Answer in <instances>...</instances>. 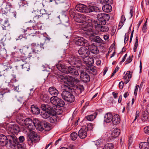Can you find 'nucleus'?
<instances>
[{"mask_svg": "<svg viewBox=\"0 0 149 149\" xmlns=\"http://www.w3.org/2000/svg\"><path fill=\"white\" fill-rule=\"evenodd\" d=\"M39 138V137L36 133L34 131H32L29 136L28 139V143L29 144H30L33 142L35 143Z\"/></svg>", "mask_w": 149, "mask_h": 149, "instance_id": "obj_13", "label": "nucleus"}, {"mask_svg": "<svg viewBox=\"0 0 149 149\" xmlns=\"http://www.w3.org/2000/svg\"><path fill=\"white\" fill-rule=\"evenodd\" d=\"M59 18L60 19V21L62 22L64 25L66 26L69 25V23L68 22L69 21V18L68 16L66 15L61 14L59 15Z\"/></svg>", "mask_w": 149, "mask_h": 149, "instance_id": "obj_24", "label": "nucleus"}, {"mask_svg": "<svg viewBox=\"0 0 149 149\" xmlns=\"http://www.w3.org/2000/svg\"><path fill=\"white\" fill-rule=\"evenodd\" d=\"M138 40L139 38L138 36L136 35L135 42L134 47V51L135 52H136V49L138 47Z\"/></svg>", "mask_w": 149, "mask_h": 149, "instance_id": "obj_49", "label": "nucleus"}, {"mask_svg": "<svg viewBox=\"0 0 149 149\" xmlns=\"http://www.w3.org/2000/svg\"><path fill=\"white\" fill-rule=\"evenodd\" d=\"M42 26V24L40 23H38L35 26H33V27L36 30L40 29H41Z\"/></svg>", "mask_w": 149, "mask_h": 149, "instance_id": "obj_51", "label": "nucleus"}, {"mask_svg": "<svg viewBox=\"0 0 149 149\" xmlns=\"http://www.w3.org/2000/svg\"><path fill=\"white\" fill-rule=\"evenodd\" d=\"M97 115V112H94L93 114L85 116V118L88 120L92 121L96 117Z\"/></svg>", "mask_w": 149, "mask_h": 149, "instance_id": "obj_40", "label": "nucleus"}, {"mask_svg": "<svg viewBox=\"0 0 149 149\" xmlns=\"http://www.w3.org/2000/svg\"><path fill=\"white\" fill-rule=\"evenodd\" d=\"M95 27L96 30L100 31L106 32L108 31L109 28L105 25V24H97L95 25Z\"/></svg>", "mask_w": 149, "mask_h": 149, "instance_id": "obj_23", "label": "nucleus"}, {"mask_svg": "<svg viewBox=\"0 0 149 149\" xmlns=\"http://www.w3.org/2000/svg\"><path fill=\"white\" fill-rule=\"evenodd\" d=\"M56 109H52L49 111L47 110L45 111H43L42 112L41 114L42 117L44 118H49L51 115V114L56 115L57 113L56 111Z\"/></svg>", "mask_w": 149, "mask_h": 149, "instance_id": "obj_15", "label": "nucleus"}, {"mask_svg": "<svg viewBox=\"0 0 149 149\" xmlns=\"http://www.w3.org/2000/svg\"><path fill=\"white\" fill-rule=\"evenodd\" d=\"M8 134L6 136L3 134L0 135V145L3 146H6L8 144Z\"/></svg>", "mask_w": 149, "mask_h": 149, "instance_id": "obj_20", "label": "nucleus"}, {"mask_svg": "<svg viewBox=\"0 0 149 149\" xmlns=\"http://www.w3.org/2000/svg\"><path fill=\"white\" fill-rule=\"evenodd\" d=\"M61 95L62 98L67 102L72 103L75 100V96L70 92L64 91L61 93Z\"/></svg>", "mask_w": 149, "mask_h": 149, "instance_id": "obj_6", "label": "nucleus"}, {"mask_svg": "<svg viewBox=\"0 0 149 149\" xmlns=\"http://www.w3.org/2000/svg\"><path fill=\"white\" fill-rule=\"evenodd\" d=\"M86 70L88 73H91L93 75H96L97 74L96 67L93 66H88Z\"/></svg>", "mask_w": 149, "mask_h": 149, "instance_id": "obj_32", "label": "nucleus"}, {"mask_svg": "<svg viewBox=\"0 0 149 149\" xmlns=\"http://www.w3.org/2000/svg\"><path fill=\"white\" fill-rule=\"evenodd\" d=\"M40 17H42L45 19H49V15L47 13H42L41 15H36L34 17V18L38 19Z\"/></svg>", "mask_w": 149, "mask_h": 149, "instance_id": "obj_46", "label": "nucleus"}, {"mask_svg": "<svg viewBox=\"0 0 149 149\" xmlns=\"http://www.w3.org/2000/svg\"><path fill=\"white\" fill-rule=\"evenodd\" d=\"M49 93L53 96L56 97L58 94V91L54 86L50 87L48 89Z\"/></svg>", "mask_w": 149, "mask_h": 149, "instance_id": "obj_29", "label": "nucleus"}, {"mask_svg": "<svg viewBox=\"0 0 149 149\" xmlns=\"http://www.w3.org/2000/svg\"><path fill=\"white\" fill-rule=\"evenodd\" d=\"M28 28H27V29H22V31L24 33L25 35L28 34L30 35V34H31L32 33L29 32V30H28Z\"/></svg>", "mask_w": 149, "mask_h": 149, "instance_id": "obj_58", "label": "nucleus"}, {"mask_svg": "<svg viewBox=\"0 0 149 149\" xmlns=\"http://www.w3.org/2000/svg\"><path fill=\"white\" fill-rule=\"evenodd\" d=\"M24 137L23 136H20L18 139V141H19L20 143H22L24 140Z\"/></svg>", "mask_w": 149, "mask_h": 149, "instance_id": "obj_64", "label": "nucleus"}, {"mask_svg": "<svg viewBox=\"0 0 149 149\" xmlns=\"http://www.w3.org/2000/svg\"><path fill=\"white\" fill-rule=\"evenodd\" d=\"M74 18V20L78 23H83L86 21L90 17L84 15L77 13Z\"/></svg>", "mask_w": 149, "mask_h": 149, "instance_id": "obj_14", "label": "nucleus"}, {"mask_svg": "<svg viewBox=\"0 0 149 149\" xmlns=\"http://www.w3.org/2000/svg\"><path fill=\"white\" fill-rule=\"evenodd\" d=\"M23 123L25 127L29 130H34L36 127L37 122L33 121L32 119L29 118L25 119L24 120Z\"/></svg>", "mask_w": 149, "mask_h": 149, "instance_id": "obj_8", "label": "nucleus"}, {"mask_svg": "<svg viewBox=\"0 0 149 149\" xmlns=\"http://www.w3.org/2000/svg\"><path fill=\"white\" fill-rule=\"evenodd\" d=\"M129 33H126L125 34V38H124V43L126 44L129 40Z\"/></svg>", "mask_w": 149, "mask_h": 149, "instance_id": "obj_56", "label": "nucleus"}, {"mask_svg": "<svg viewBox=\"0 0 149 149\" xmlns=\"http://www.w3.org/2000/svg\"><path fill=\"white\" fill-rule=\"evenodd\" d=\"M66 61L68 63L71 65L72 66L74 67L80 68L81 66V60L77 58L73 57L69 58Z\"/></svg>", "mask_w": 149, "mask_h": 149, "instance_id": "obj_9", "label": "nucleus"}, {"mask_svg": "<svg viewBox=\"0 0 149 149\" xmlns=\"http://www.w3.org/2000/svg\"><path fill=\"white\" fill-rule=\"evenodd\" d=\"M71 74L76 77L78 76L79 75V73L78 70L75 69Z\"/></svg>", "mask_w": 149, "mask_h": 149, "instance_id": "obj_57", "label": "nucleus"}, {"mask_svg": "<svg viewBox=\"0 0 149 149\" xmlns=\"http://www.w3.org/2000/svg\"><path fill=\"white\" fill-rule=\"evenodd\" d=\"M71 138L73 141L75 140L77 138L78 136L77 134L75 132H73L70 134Z\"/></svg>", "mask_w": 149, "mask_h": 149, "instance_id": "obj_50", "label": "nucleus"}, {"mask_svg": "<svg viewBox=\"0 0 149 149\" xmlns=\"http://www.w3.org/2000/svg\"><path fill=\"white\" fill-rule=\"evenodd\" d=\"M56 114L57 113L56 115L51 114V116L49 117V118L51 123H54L57 120V118L56 116Z\"/></svg>", "mask_w": 149, "mask_h": 149, "instance_id": "obj_45", "label": "nucleus"}, {"mask_svg": "<svg viewBox=\"0 0 149 149\" xmlns=\"http://www.w3.org/2000/svg\"><path fill=\"white\" fill-rule=\"evenodd\" d=\"M73 66H66L63 65L61 64H58L56 65V68L57 69L61 72L67 74H71L75 69Z\"/></svg>", "mask_w": 149, "mask_h": 149, "instance_id": "obj_7", "label": "nucleus"}, {"mask_svg": "<svg viewBox=\"0 0 149 149\" xmlns=\"http://www.w3.org/2000/svg\"><path fill=\"white\" fill-rule=\"evenodd\" d=\"M22 69L24 71H29L30 70V65L29 63H25L24 64L21 63Z\"/></svg>", "mask_w": 149, "mask_h": 149, "instance_id": "obj_43", "label": "nucleus"}, {"mask_svg": "<svg viewBox=\"0 0 149 149\" xmlns=\"http://www.w3.org/2000/svg\"><path fill=\"white\" fill-rule=\"evenodd\" d=\"M41 100L44 102L48 103L50 101L49 97L46 94H43L40 96Z\"/></svg>", "mask_w": 149, "mask_h": 149, "instance_id": "obj_42", "label": "nucleus"}, {"mask_svg": "<svg viewBox=\"0 0 149 149\" xmlns=\"http://www.w3.org/2000/svg\"><path fill=\"white\" fill-rule=\"evenodd\" d=\"M120 120L119 115L118 114H116L113 117L112 121L114 125H117L120 123Z\"/></svg>", "mask_w": 149, "mask_h": 149, "instance_id": "obj_34", "label": "nucleus"}, {"mask_svg": "<svg viewBox=\"0 0 149 149\" xmlns=\"http://www.w3.org/2000/svg\"><path fill=\"white\" fill-rule=\"evenodd\" d=\"M7 126H8V130L10 133L17 134L20 131L19 127L17 124L10 125Z\"/></svg>", "mask_w": 149, "mask_h": 149, "instance_id": "obj_18", "label": "nucleus"}, {"mask_svg": "<svg viewBox=\"0 0 149 149\" xmlns=\"http://www.w3.org/2000/svg\"><path fill=\"white\" fill-rule=\"evenodd\" d=\"M66 80L67 82V84L69 86L73 87L75 82L78 83L79 80L77 78L75 79L71 76H69L66 78Z\"/></svg>", "mask_w": 149, "mask_h": 149, "instance_id": "obj_21", "label": "nucleus"}, {"mask_svg": "<svg viewBox=\"0 0 149 149\" xmlns=\"http://www.w3.org/2000/svg\"><path fill=\"white\" fill-rule=\"evenodd\" d=\"M87 130L84 128H81L78 132V135L81 139H84L87 136Z\"/></svg>", "mask_w": 149, "mask_h": 149, "instance_id": "obj_26", "label": "nucleus"}, {"mask_svg": "<svg viewBox=\"0 0 149 149\" xmlns=\"http://www.w3.org/2000/svg\"><path fill=\"white\" fill-rule=\"evenodd\" d=\"M86 47H81L79 50L78 52L80 56L83 58L88 56L90 51Z\"/></svg>", "mask_w": 149, "mask_h": 149, "instance_id": "obj_12", "label": "nucleus"}, {"mask_svg": "<svg viewBox=\"0 0 149 149\" xmlns=\"http://www.w3.org/2000/svg\"><path fill=\"white\" fill-rule=\"evenodd\" d=\"M114 147L113 144L112 143H108L104 146L103 149H113Z\"/></svg>", "mask_w": 149, "mask_h": 149, "instance_id": "obj_47", "label": "nucleus"}, {"mask_svg": "<svg viewBox=\"0 0 149 149\" xmlns=\"http://www.w3.org/2000/svg\"><path fill=\"white\" fill-rule=\"evenodd\" d=\"M93 128V127L92 124V123H89L87 127H85L84 129H87V131H88V130H92Z\"/></svg>", "mask_w": 149, "mask_h": 149, "instance_id": "obj_54", "label": "nucleus"}, {"mask_svg": "<svg viewBox=\"0 0 149 149\" xmlns=\"http://www.w3.org/2000/svg\"><path fill=\"white\" fill-rule=\"evenodd\" d=\"M26 4H27L26 2L25 1V0H23L22 1H21L19 3V5L20 7H23Z\"/></svg>", "mask_w": 149, "mask_h": 149, "instance_id": "obj_59", "label": "nucleus"}, {"mask_svg": "<svg viewBox=\"0 0 149 149\" xmlns=\"http://www.w3.org/2000/svg\"><path fill=\"white\" fill-rule=\"evenodd\" d=\"M8 85L10 87L11 89L15 91H18L19 90L18 86H15L13 84H9Z\"/></svg>", "mask_w": 149, "mask_h": 149, "instance_id": "obj_52", "label": "nucleus"}, {"mask_svg": "<svg viewBox=\"0 0 149 149\" xmlns=\"http://www.w3.org/2000/svg\"><path fill=\"white\" fill-rule=\"evenodd\" d=\"M119 69V67L118 66H117L114 70V71H113V72L112 73L111 77V78L113 76H114V75L116 74V72L118 71V70Z\"/></svg>", "mask_w": 149, "mask_h": 149, "instance_id": "obj_61", "label": "nucleus"}, {"mask_svg": "<svg viewBox=\"0 0 149 149\" xmlns=\"http://www.w3.org/2000/svg\"><path fill=\"white\" fill-rule=\"evenodd\" d=\"M32 47V51L38 53L41 51L40 47L39 44H37L36 43H32L31 44Z\"/></svg>", "mask_w": 149, "mask_h": 149, "instance_id": "obj_31", "label": "nucleus"}, {"mask_svg": "<svg viewBox=\"0 0 149 149\" xmlns=\"http://www.w3.org/2000/svg\"><path fill=\"white\" fill-rule=\"evenodd\" d=\"M35 89H34L33 88H31L30 89V93H29L30 98H32L33 96V93H34Z\"/></svg>", "mask_w": 149, "mask_h": 149, "instance_id": "obj_55", "label": "nucleus"}, {"mask_svg": "<svg viewBox=\"0 0 149 149\" xmlns=\"http://www.w3.org/2000/svg\"><path fill=\"white\" fill-rule=\"evenodd\" d=\"M41 107L43 111H47V110H51L52 109H56L55 107H52L50 105L48 104H42Z\"/></svg>", "mask_w": 149, "mask_h": 149, "instance_id": "obj_35", "label": "nucleus"}, {"mask_svg": "<svg viewBox=\"0 0 149 149\" xmlns=\"http://www.w3.org/2000/svg\"><path fill=\"white\" fill-rule=\"evenodd\" d=\"M132 72L130 71H128L127 72V76H128V78L129 79L131 78L132 76Z\"/></svg>", "mask_w": 149, "mask_h": 149, "instance_id": "obj_63", "label": "nucleus"}, {"mask_svg": "<svg viewBox=\"0 0 149 149\" xmlns=\"http://www.w3.org/2000/svg\"><path fill=\"white\" fill-rule=\"evenodd\" d=\"M31 111L35 114H38L40 113V110L38 106L35 105H32L31 107Z\"/></svg>", "mask_w": 149, "mask_h": 149, "instance_id": "obj_30", "label": "nucleus"}, {"mask_svg": "<svg viewBox=\"0 0 149 149\" xmlns=\"http://www.w3.org/2000/svg\"><path fill=\"white\" fill-rule=\"evenodd\" d=\"M50 101L55 106L60 107H63L65 105L64 102L62 99L57 96H53L50 99Z\"/></svg>", "mask_w": 149, "mask_h": 149, "instance_id": "obj_10", "label": "nucleus"}, {"mask_svg": "<svg viewBox=\"0 0 149 149\" xmlns=\"http://www.w3.org/2000/svg\"><path fill=\"white\" fill-rule=\"evenodd\" d=\"M8 143L12 149H25V147L19 143L18 139L12 133H8Z\"/></svg>", "mask_w": 149, "mask_h": 149, "instance_id": "obj_1", "label": "nucleus"}, {"mask_svg": "<svg viewBox=\"0 0 149 149\" xmlns=\"http://www.w3.org/2000/svg\"><path fill=\"white\" fill-rule=\"evenodd\" d=\"M75 44L79 46H88L89 42L82 37H78L75 41Z\"/></svg>", "mask_w": 149, "mask_h": 149, "instance_id": "obj_16", "label": "nucleus"}, {"mask_svg": "<svg viewBox=\"0 0 149 149\" xmlns=\"http://www.w3.org/2000/svg\"><path fill=\"white\" fill-rule=\"evenodd\" d=\"M10 92V90L6 88L3 91H0V101L2 102H3L2 100H3V95L6 92Z\"/></svg>", "mask_w": 149, "mask_h": 149, "instance_id": "obj_44", "label": "nucleus"}, {"mask_svg": "<svg viewBox=\"0 0 149 149\" xmlns=\"http://www.w3.org/2000/svg\"><path fill=\"white\" fill-rule=\"evenodd\" d=\"M133 55L130 56L129 57L127 58L125 62L126 63L125 64H127L129 63H130L132 61V58L133 57Z\"/></svg>", "mask_w": 149, "mask_h": 149, "instance_id": "obj_53", "label": "nucleus"}, {"mask_svg": "<svg viewBox=\"0 0 149 149\" xmlns=\"http://www.w3.org/2000/svg\"><path fill=\"white\" fill-rule=\"evenodd\" d=\"M84 61L88 67L92 66L94 63V59L92 57H88L87 59H85V61L84 60Z\"/></svg>", "mask_w": 149, "mask_h": 149, "instance_id": "obj_36", "label": "nucleus"}, {"mask_svg": "<svg viewBox=\"0 0 149 149\" xmlns=\"http://www.w3.org/2000/svg\"><path fill=\"white\" fill-rule=\"evenodd\" d=\"M89 50L92 53L97 54L99 53V51L97 47L93 45H88V46L87 47Z\"/></svg>", "mask_w": 149, "mask_h": 149, "instance_id": "obj_27", "label": "nucleus"}, {"mask_svg": "<svg viewBox=\"0 0 149 149\" xmlns=\"http://www.w3.org/2000/svg\"><path fill=\"white\" fill-rule=\"evenodd\" d=\"M89 36L90 40L92 42L97 43H101L102 42V40L100 37L96 36V34L93 32Z\"/></svg>", "mask_w": 149, "mask_h": 149, "instance_id": "obj_19", "label": "nucleus"}, {"mask_svg": "<svg viewBox=\"0 0 149 149\" xmlns=\"http://www.w3.org/2000/svg\"><path fill=\"white\" fill-rule=\"evenodd\" d=\"M113 115L110 113H107L104 116V121L106 123H109L112 120Z\"/></svg>", "mask_w": 149, "mask_h": 149, "instance_id": "obj_33", "label": "nucleus"}, {"mask_svg": "<svg viewBox=\"0 0 149 149\" xmlns=\"http://www.w3.org/2000/svg\"><path fill=\"white\" fill-rule=\"evenodd\" d=\"M148 113L147 112L146 113L144 111L142 112L141 116V119L143 122H144L146 121L148 119V118H149V116Z\"/></svg>", "mask_w": 149, "mask_h": 149, "instance_id": "obj_41", "label": "nucleus"}, {"mask_svg": "<svg viewBox=\"0 0 149 149\" xmlns=\"http://www.w3.org/2000/svg\"><path fill=\"white\" fill-rule=\"evenodd\" d=\"M139 146L141 149H149V142L148 141L141 142Z\"/></svg>", "mask_w": 149, "mask_h": 149, "instance_id": "obj_37", "label": "nucleus"}, {"mask_svg": "<svg viewBox=\"0 0 149 149\" xmlns=\"http://www.w3.org/2000/svg\"><path fill=\"white\" fill-rule=\"evenodd\" d=\"M97 20L94 19L93 23L95 25L97 24H105L106 22L108 21L110 18L109 15L108 14L105 13H100L97 15Z\"/></svg>", "mask_w": 149, "mask_h": 149, "instance_id": "obj_5", "label": "nucleus"}, {"mask_svg": "<svg viewBox=\"0 0 149 149\" xmlns=\"http://www.w3.org/2000/svg\"><path fill=\"white\" fill-rule=\"evenodd\" d=\"M86 14L92 12H99L100 11L99 8L94 5L91 3H89L87 6Z\"/></svg>", "mask_w": 149, "mask_h": 149, "instance_id": "obj_17", "label": "nucleus"}, {"mask_svg": "<svg viewBox=\"0 0 149 149\" xmlns=\"http://www.w3.org/2000/svg\"><path fill=\"white\" fill-rule=\"evenodd\" d=\"M144 131L146 134L149 135V126L145 127L144 129Z\"/></svg>", "mask_w": 149, "mask_h": 149, "instance_id": "obj_62", "label": "nucleus"}, {"mask_svg": "<svg viewBox=\"0 0 149 149\" xmlns=\"http://www.w3.org/2000/svg\"><path fill=\"white\" fill-rule=\"evenodd\" d=\"M8 0H0V13L3 14L7 13L12 8L10 3Z\"/></svg>", "mask_w": 149, "mask_h": 149, "instance_id": "obj_4", "label": "nucleus"}, {"mask_svg": "<svg viewBox=\"0 0 149 149\" xmlns=\"http://www.w3.org/2000/svg\"><path fill=\"white\" fill-rule=\"evenodd\" d=\"M20 52L22 53V55H24V57L23 56L24 60H25L27 58V56H26L29 53L30 49L28 47L24 46L22 49H19Z\"/></svg>", "mask_w": 149, "mask_h": 149, "instance_id": "obj_25", "label": "nucleus"}, {"mask_svg": "<svg viewBox=\"0 0 149 149\" xmlns=\"http://www.w3.org/2000/svg\"><path fill=\"white\" fill-rule=\"evenodd\" d=\"M35 121H37L36 128L40 131H42L44 130L46 131H49L52 128L49 123L45 121L40 122L37 119H35Z\"/></svg>", "mask_w": 149, "mask_h": 149, "instance_id": "obj_3", "label": "nucleus"}, {"mask_svg": "<svg viewBox=\"0 0 149 149\" xmlns=\"http://www.w3.org/2000/svg\"><path fill=\"white\" fill-rule=\"evenodd\" d=\"M94 19H92L91 18H90L88 20L82 24L81 26V29L84 30L85 33L88 35H91V33L93 32V28L94 23H93Z\"/></svg>", "mask_w": 149, "mask_h": 149, "instance_id": "obj_2", "label": "nucleus"}, {"mask_svg": "<svg viewBox=\"0 0 149 149\" xmlns=\"http://www.w3.org/2000/svg\"><path fill=\"white\" fill-rule=\"evenodd\" d=\"M76 9L78 12L86 14L87 6L79 3L76 5Z\"/></svg>", "mask_w": 149, "mask_h": 149, "instance_id": "obj_22", "label": "nucleus"}, {"mask_svg": "<svg viewBox=\"0 0 149 149\" xmlns=\"http://www.w3.org/2000/svg\"><path fill=\"white\" fill-rule=\"evenodd\" d=\"M28 30H29V32H30L32 33L31 34H30V35L35 34L37 32V31H35L36 29H35L33 27L31 29L29 28Z\"/></svg>", "mask_w": 149, "mask_h": 149, "instance_id": "obj_60", "label": "nucleus"}, {"mask_svg": "<svg viewBox=\"0 0 149 149\" xmlns=\"http://www.w3.org/2000/svg\"><path fill=\"white\" fill-rule=\"evenodd\" d=\"M77 13H76L75 10L74 9H71L69 11V14L70 16L73 18L74 19V18L75 17Z\"/></svg>", "mask_w": 149, "mask_h": 149, "instance_id": "obj_48", "label": "nucleus"}, {"mask_svg": "<svg viewBox=\"0 0 149 149\" xmlns=\"http://www.w3.org/2000/svg\"><path fill=\"white\" fill-rule=\"evenodd\" d=\"M102 9L104 12L108 13L111 11L112 8L110 5L107 4L102 6Z\"/></svg>", "mask_w": 149, "mask_h": 149, "instance_id": "obj_38", "label": "nucleus"}, {"mask_svg": "<svg viewBox=\"0 0 149 149\" xmlns=\"http://www.w3.org/2000/svg\"><path fill=\"white\" fill-rule=\"evenodd\" d=\"M120 130L118 128L114 129L111 134V136L113 138L117 137L120 134Z\"/></svg>", "mask_w": 149, "mask_h": 149, "instance_id": "obj_39", "label": "nucleus"}, {"mask_svg": "<svg viewBox=\"0 0 149 149\" xmlns=\"http://www.w3.org/2000/svg\"><path fill=\"white\" fill-rule=\"evenodd\" d=\"M72 88L74 92L76 95H78L82 93L84 90V88L83 86H73Z\"/></svg>", "mask_w": 149, "mask_h": 149, "instance_id": "obj_28", "label": "nucleus"}, {"mask_svg": "<svg viewBox=\"0 0 149 149\" xmlns=\"http://www.w3.org/2000/svg\"><path fill=\"white\" fill-rule=\"evenodd\" d=\"M80 77L82 81L85 83L89 82L90 80L89 75L86 70H80Z\"/></svg>", "mask_w": 149, "mask_h": 149, "instance_id": "obj_11", "label": "nucleus"}]
</instances>
